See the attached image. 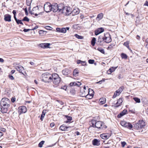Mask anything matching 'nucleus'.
I'll use <instances>...</instances> for the list:
<instances>
[{"mask_svg": "<svg viewBox=\"0 0 148 148\" xmlns=\"http://www.w3.org/2000/svg\"><path fill=\"white\" fill-rule=\"evenodd\" d=\"M47 78H48L47 82H53V83L55 85L58 84L60 81V78L56 73L50 74L49 73L47 74Z\"/></svg>", "mask_w": 148, "mask_h": 148, "instance_id": "1", "label": "nucleus"}, {"mask_svg": "<svg viewBox=\"0 0 148 148\" xmlns=\"http://www.w3.org/2000/svg\"><path fill=\"white\" fill-rule=\"evenodd\" d=\"M92 126L93 127H96L98 129L104 130L107 127L105 125L104 123L100 121H96L95 120L92 121Z\"/></svg>", "mask_w": 148, "mask_h": 148, "instance_id": "2", "label": "nucleus"}, {"mask_svg": "<svg viewBox=\"0 0 148 148\" xmlns=\"http://www.w3.org/2000/svg\"><path fill=\"white\" fill-rule=\"evenodd\" d=\"M145 126V122L143 120H139L138 122L135 124L134 128L136 130L144 127Z\"/></svg>", "mask_w": 148, "mask_h": 148, "instance_id": "3", "label": "nucleus"}, {"mask_svg": "<svg viewBox=\"0 0 148 148\" xmlns=\"http://www.w3.org/2000/svg\"><path fill=\"white\" fill-rule=\"evenodd\" d=\"M10 102L9 99L6 98H4L2 99L0 101L1 106L9 107L10 106Z\"/></svg>", "mask_w": 148, "mask_h": 148, "instance_id": "4", "label": "nucleus"}, {"mask_svg": "<svg viewBox=\"0 0 148 148\" xmlns=\"http://www.w3.org/2000/svg\"><path fill=\"white\" fill-rule=\"evenodd\" d=\"M42 9V7L40 9L38 6H36L33 8L32 10L30 12V13L36 16H37L38 15L42 14V12L40 10V9Z\"/></svg>", "mask_w": 148, "mask_h": 148, "instance_id": "5", "label": "nucleus"}, {"mask_svg": "<svg viewBox=\"0 0 148 148\" xmlns=\"http://www.w3.org/2000/svg\"><path fill=\"white\" fill-rule=\"evenodd\" d=\"M72 12V10L70 7L68 6L64 7L62 8V13L66 15H69Z\"/></svg>", "mask_w": 148, "mask_h": 148, "instance_id": "6", "label": "nucleus"}, {"mask_svg": "<svg viewBox=\"0 0 148 148\" xmlns=\"http://www.w3.org/2000/svg\"><path fill=\"white\" fill-rule=\"evenodd\" d=\"M103 38L104 42L106 43H109L112 41L110 35L109 33H105L104 34Z\"/></svg>", "mask_w": 148, "mask_h": 148, "instance_id": "7", "label": "nucleus"}, {"mask_svg": "<svg viewBox=\"0 0 148 148\" xmlns=\"http://www.w3.org/2000/svg\"><path fill=\"white\" fill-rule=\"evenodd\" d=\"M121 125L130 129H131L133 127L132 125L130 123H127L124 121L121 122Z\"/></svg>", "mask_w": 148, "mask_h": 148, "instance_id": "8", "label": "nucleus"}, {"mask_svg": "<svg viewBox=\"0 0 148 148\" xmlns=\"http://www.w3.org/2000/svg\"><path fill=\"white\" fill-rule=\"evenodd\" d=\"M123 87L121 86L120 87L119 89L116 90L112 98H115L116 97L119 95L122 92L123 89Z\"/></svg>", "mask_w": 148, "mask_h": 148, "instance_id": "9", "label": "nucleus"}, {"mask_svg": "<svg viewBox=\"0 0 148 148\" xmlns=\"http://www.w3.org/2000/svg\"><path fill=\"white\" fill-rule=\"evenodd\" d=\"M26 111L27 108L25 106H21L18 108V112L20 114L25 113Z\"/></svg>", "mask_w": 148, "mask_h": 148, "instance_id": "10", "label": "nucleus"}, {"mask_svg": "<svg viewBox=\"0 0 148 148\" xmlns=\"http://www.w3.org/2000/svg\"><path fill=\"white\" fill-rule=\"evenodd\" d=\"M92 144L94 146H99L100 145V140L97 139H95L92 141Z\"/></svg>", "mask_w": 148, "mask_h": 148, "instance_id": "11", "label": "nucleus"}, {"mask_svg": "<svg viewBox=\"0 0 148 148\" xmlns=\"http://www.w3.org/2000/svg\"><path fill=\"white\" fill-rule=\"evenodd\" d=\"M111 134H103L100 135V137L103 139H107L110 136Z\"/></svg>", "mask_w": 148, "mask_h": 148, "instance_id": "12", "label": "nucleus"}, {"mask_svg": "<svg viewBox=\"0 0 148 148\" xmlns=\"http://www.w3.org/2000/svg\"><path fill=\"white\" fill-rule=\"evenodd\" d=\"M104 31V29L102 27L99 28L96 30L95 31V34L96 35H97L103 32Z\"/></svg>", "mask_w": 148, "mask_h": 148, "instance_id": "13", "label": "nucleus"}, {"mask_svg": "<svg viewBox=\"0 0 148 148\" xmlns=\"http://www.w3.org/2000/svg\"><path fill=\"white\" fill-rule=\"evenodd\" d=\"M4 20L6 21L10 22L11 21V16L10 14H5L4 16Z\"/></svg>", "mask_w": 148, "mask_h": 148, "instance_id": "14", "label": "nucleus"}, {"mask_svg": "<svg viewBox=\"0 0 148 148\" xmlns=\"http://www.w3.org/2000/svg\"><path fill=\"white\" fill-rule=\"evenodd\" d=\"M56 29L57 32L60 33H65L66 32V30L65 28H62L61 29L59 28H57Z\"/></svg>", "mask_w": 148, "mask_h": 148, "instance_id": "15", "label": "nucleus"}, {"mask_svg": "<svg viewBox=\"0 0 148 148\" xmlns=\"http://www.w3.org/2000/svg\"><path fill=\"white\" fill-rule=\"evenodd\" d=\"M52 11L53 12H56L58 10V5L57 3L54 5H52Z\"/></svg>", "mask_w": 148, "mask_h": 148, "instance_id": "16", "label": "nucleus"}, {"mask_svg": "<svg viewBox=\"0 0 148 148\" xmlns=\"http://www.w3.org/2000/svg\"><path fill=\"white\" fill-rule=\"evenodd\" d=\"M127 113V110L126 109H124L118 115L117 117L119 118H120Z\"/></svg>", "mask_w": 148, "mask_h": 148, "instance_id": "17", "label": "nucleus"}, {"mask_svg": "<svg viewBox=\"0 0 148 148\" xmlns=\"http://www.w3.org/2000/svg\"><path fill=\"white\" fill-rule=\"evenodd\" d=\"M16 69L17 70V71H19V72L22 73H23L22 72L24 70V68L21 65L16 66Z\"/></svg>", "mask_w": 148, "mask_h": 148, "instance_id": "18", "label": "nucleus"}, {"mask_svg": "<svg viewBox=\"0 0 148 148\" xmlns=\"http://www.w3.org/2000/svg\"><path fill=\"white\" fill-rule=\"evenodd\" d=\"M81 85V83L79 82L76 81L75 82H73L70 83L69 85L70 86H79Z\"/></svg>", "mask_w": 148, "mask_h": 148, "instance_id": "19", "label": "nucleus"}, {"mask_svg": "<svg viewBox=\"0 0 148 148\" xmlns=\"http://www.w3.org/2000/svg\"><path fill=\"white\" fill-rule=\"evenodd\" d=\"M52 5L49 2H47V13L52 11Z\"/></svg>", "mask_w": 148, "mask_h": 148, "instance_id": "20", "label": "nucleus"}, {"mask_svg": "<svg viewBox=\"0 0 148 148\" xmlns=\"http://www.w3.org/2000/svg\"><path fill=\"white\" fill-rule=\"evenodd\" d=\"M69 127H70L65 126L63 125L60 127L59 129L60 130L62 131H68L67 129Z\"/></svg>", "mask_w": 148, "mask_h": 148, "instance_id": "21", "label": "nucleus"}, {"mask_svg": "<svg viewBox=\"0 0 148 148\" xmlns=\"http://www.w3.org/2000/svg\"><path fill=\"white\" fill-rule=\"evenodd\" d=\"M103 41H104L103 37H102V36H99L97 40V42L100 45L102 46V44L101 43L103 42Z\"/></svg>", "mask_w": 148, "mask_h": 148, "instance_id": "22", "label": "nucleus"}, {"mask_svg": "<svg viewBox=\"0 0 148 148\" xmlns=\"http://www.w3.org/2000/svg\"><path fill=\"white\" fill-rule=\"evenodd\" d=\"M1 111L3 113H6L8 111V108L9 107H4L3 106H1Z\"/></svg>", "mask_w": 148, "mask_h": 148, "instance_id": "23", "label": "nucleus"}, {"mask_svg": "<svg viewBox=\"0 0 148 148\" xmlns=\"http://www.w3.org/2000/svg\"><path fill=\"white\" fill-rule=\"evenodd\" d=\"M70 71L69 69H65L63 70L62 71L63 74L64 75H67L69 74L70 73Z\"/></svg>", "mask_w": 148, "mask_h": 148, "instance_id": "24", "label": "nucleus"}, {"mask_svg": "<svg viewBox=\"0 0 148 148\" xmlns=\"http://www.w3.org/2000/svg\"><path fill=\"white\" fill-rule=\"evenodd\" d=\"M123 101L122 98L119 99L117 101L116 103L115 104V106L118 107L122 103Z\"/></svg>", "mask_w": 148, "mask_h": 148, "instance_id": "25", "label": "nucleus"}, {"mask_svg": "<svg viewBox=\"0 0 148 148\" xmlns=\"http://www.w3.org/2000/svg\"><path fill=\"white\" fill-rule=\"evenodd\" d=\"M41 78L42 81L46 82V73H44L43 74L41 75Z\"/></svg>", "mask_w": 148, "mask_h": 148, "instance_id": "26", "label": "nucleus"}, {"mask_svg": "<svg viewBox=\"0 0 148 148\" xmlns=\"http://www.w3.org/2000/svg\"><path fill=\"white\" fill-rule=\"evenodd\" d=\"M87 89L88 90V94L91 96H93L94 92L93 90L91 89L88 88V87H87Z\"/></svg>", "mask_w": 148, "mask_h": 148, "instance_id": "27", "label": "nucleus"}, {"mask_svg": "<svg viewBox=\"0 0 148 148\" xmlns=\"http://www.w3.org/2000/svg\"><path fill=\"white\" fill-rule=\"evenodd\" d=\"M63 5L62 4H60L59 5H58V10L59 12H62V8H64Z\"/></svg>", "mask_w": 148, "mask_h": 148, "instance_id": "28", "label": "nucleus"}, {"mask_svg": "<svg viewBox=\"0 0 148 148\" xmlns=\"http://www.w3.org/2000/svg\"><path fill=\"white\" fill-rule=\"evenodd\" d=\"M103 17V14L102 13H100L98 15L96 18L97 20H99L101 19Z\"/></svg>", "mask_w": 148, "mask_h": 148, "instance_id": "29", "label": "nucleus"}, {"mask_svg": "<svg viewBox=\"0 0 148 148\" xmlns=\"http://www.w3.org/2000/svg\"><path fill=\"white\" fill-rule=\"evenodd\" d=\"M117 67H112L110 68L109 70H108V72H110V73H109V74H110L111 73L114 72L116 69L117 68Z\"/></svg>", "mask_w": 148, "mask_h": 148, "instance_id": "30", "label": "nucleus"}, {"mask_svg": "<svg viewBox=\"0 0 148 148\" xmlns=\"http://www.w3.org/2000/svg\"><path fill=\"white\" fill-rule=\"evenodd\" d=\"M46 111L45 110H43V111H42V113L41 115V117H40V119L42 121L43 119L44 116H45V114L46 113Z\"/></svg>", "mask_w": 148, "mask_h": 148, "instance_id": "31", "label": "nucleus"}, {"mask_svg": "<svg viewBox=\"0 0 148 148\" xmlns=\"http://www.w3.org/2000/svg\"><path fill=\"white\" fill-rule=\"evenodd\" d=\"M73 13L74 14H77L79 12V10L78 9H74L73 11Z\"/></svg>", "mask_w": 148, "mask_h": 148, "instance_id": "32", "label": "nucleus"}, {"mask_svg": "<svg viewBox=\"0 0 148 148\" xmlns=\"http://www.w3.org/2000/svg\"><path fill=\"white\" fill-rule=\"evenodd\" d=\"M39 46L42 48H46V43H41L39 45Z\"/></svg>", "mask_w": 148, "mask_h": 148, "instance_id": "33", "label": "nucleus"}, {"mask_svg": "<svg viewBox=\"0 0 148 148\" xmlns=\"http://www.w3.org/2000/svg\"><path fill=\"white\" fill-rule=\"evenodd\" d=\"M14 19H15V21H16V23L18 24H22V25H23V23H22V20H18L16 18H14Z\"/></svg>", "mask_w": 148, "mask_h": 148, "instance_id": "34", "label": "nucleus"}, {"mask_svg": "<svg viewBox=\"0 0 148 148\" xmlns=\"http://www.w3.org/2000/svg\"><path fill=\"white\" fill-rule=\"evenodd\" d=\"M96 39L95 38H93L91 40V45L92 46H94L96 42Z\"/></svg>", "mask_w": 148, "mask_h": 148, "instance_id": "35", "label": "nucleus"}, {"mask_svg": "<svg viewBox=\"0 0 148 148\" xmlns=\"http://www.w3.org/2000/svg\"><path fill=\"white\" fill-rule=\"evenodd\" d=\"M106 99L104 98H102L100 99L99 100L101 104H103L106 102Z\"/></svg>", "mask_w": 148, "mask_h": 148, "instance_id": "36", "label": "nucleus"}, {"mask_svg": "<svg viewBox=\"0 0 148 148\" xmlns=\"http://www.w3.org/2000/svg\"><path fill=\"white\" fill-rule=\"evenodd\" d=\"M130 42L129 41H127L124 43L123 45L127 47L128 49H129V44Z\"/></svg>", "mask_w": 148, "mask_h": 148, "instance_id": "37", "label": "nucleus"}, {"mask_svg": "<svg viewBox=\"0 0 148 148\" xmlns=\"http://www.w3.org/2000/svg\"><path fill=\"white\" fill-rule=\"evenodd\" d=\"M79 73L78 70L77 69H75L73 71V75L75 76H76Z\"/></svg>", "mask_w": 148, "mask_h": 148, "instance_id": "38", "label": "nucleus"}, {"mask_svg": "<svg viewBox=\"0 0 148 148\" xmlns=\"http://www.w3.org/2000/svg\"><path fill=\"white\" fill-rule=\"evenodd\" d=\"M87 89V90H84V92L82 93V97H85L88 94V91Z\"/></svg>", "mask_w": 148, "mask_h": 148, "instance_id": "39", "label": "nucleus"}, {"mask_svg": "<svg viewBox=\"0 0 148 148\" xmlns=\"http://www.w3.org/2000/svg\"><path fill=\"white\" fill-rule=\"evenodd\" d=\"M46 33V32L43 30H40L39 31V34L41 36H43Z\"/></svg>", "mask_w": 148, "mask_h": 148, "instance_id": "40", "label": "nucleus"}, {"mask_svg": "<svg viewBox=\"0 0 148 148\" xmlns=\"http://www.w3.org/2000/svg\"><path fill=\"white\" fill-rule=\"evenodd\" d=\"M67 120L65 122L66 123L70 122L72 119V118L71 116H68L67 118Z\"/></svg>", "mask_w": 148, "mask_h": 148, "instance_id": "41", "label": "nucleus"}, {"mask_svg": "<svg viewBox=\"0 0 148 148\" xmlns=\"http://www.w3.org/2000/svg\"><path fill=\"white\" fill-rule=\"evenodd\" d=\"M75 36L78 39H83V37L81 36L78 35L77 34H76L75 35Z\"/></svg>", "mask_w": 148, "mask_h": 148, "instance_id": "42", "label": "nucleus"}, {"mask_svg": "<svg viewBox=\"0 0 148 148\" xmlns=\"http://www.w3.org/2000/svg\"><path fill=\"white\" fill-rule=\"evenodd\" d=\"M134 100L137 103H139L140 102V99L137 97H134L133 98Z\"/></svg>", "mask_w": 148, "mask_h": 148, "instance_id": "43", "label": "nucleus"}, {"mask_svg": "<svg viewBox=\"0 0 148 148\" xmlns=\"http://www.w3.org/2000/svg\"><path fill=\"white\" fill-rule=\"evenodd\" d=\"M97 50L102 53H104L105 52L104 50L101 47L98 48Z\"/></svg>", "mask_w": 148, "mask_h": 148, "instance_id": "44", "label": "nucleus"}, {"mask_svg": "<svg viewBox=\"0 0 148 148\" xmlns=\"http://www.w3.org/2000/svg\"><path fill=\"white\" fill-rule=\"evenodd\" d=\"M44 143L45 141H41L38 144V147H42V145L44 144Z\"/></svg>", "mask_w": 148, "mask_h": 148, "instance_id": "45", "label": "nucleus"}, {"mask_svg": "<svg viewBox=\"0 0 148 148\" xmlns=\"http://www.w3.org/2000/svg\"><path fill=\"white\" fill-rule=\"evenodd\" d=\"M32 0H26V4L28 6L30 5Z\"/></svg>", "mask_w": 148, "mask_h": 148, "instance_id": "46", "label": "nucleus"}, {"mask_svg": "<svg viewBox=\"0 0 148 148\" xmlns=\"http://www.w3.org/2000/svg\"><path fill=\"white\" fill-rule=\"evenodd\" d=\"M121 57L122 58H124L126 59L127 58V55L124 53H122L121 55Z\"/></svg>", "mask_w": 148, "mask_h": 148, "instance_id": "47", "label": "nucleus"}, {"mask_svg": "<svg viewBox=\"0 0 148 148\" xmlns=\"http://www.w3.org/2000/svg\"><path fill=\"white\" fill-rule=\"evenodd\" d=\"M85 97H86L88 99H91L92 98L93 96H91V95H89L88 94Z\"/></svg>", "mask_w": 148, "mask_h": 148, "instance_id": "48", "label": "nucleus"}, {"mask_svg": "<svg viewBox=\"0 0 148 148\" xmlns=\"http://www.w3.org/2000/svg\"><path fill=\"white\" fill-rule=\"evenodd\" d=\"M29 19L26 16L24 17L23 19L22 20V21H25L27 22L29 21Z\"/></svg>", "mask_w": 148, "mask_h": 148, "instance_id": "49", "label": "nucleus"}, {"mask_svg": "<svg viewBox=\"0 0 148 148\" xmlns=\"http://www.w3.org/2000/svg\"><path fill=\"white\" fill-rule=\"evenodd\" d=\"M88 63L90 64H92L95 62V60H93L90 59L88 60Z\"/></svg>", "mask_w": 148, "mask_h": 148, "instance_id": "50", "label": "nucleus"}, {"mask_svg": "<svg viewBox=\"0 0 148 148\" xmlns=\"http://www.w3.org/2000/svg\"><path fill=\"white\" fill-rule=\"evenodd\" d=\"M52 44L49 43H47V49L52 48V47H50V45H51Z\"/></svg>", "mask_w": 148, "mask_h": 148, "instance_id": "51", "label": "nucleus"}, {"mask_svg": "<svg viewBox=\"0 0 148 148\" xmlns=\"http://www.w3.org/2000/svg\"><path fill=\"white\" fill-rule=\"evenodd\" d=\"M12 13H13V14H14V18H16V11L15 10H13V12H12Z\"/></svg>", "mask_w": 148, "mask_h": 148, "instance_id": "52", "label": "nucleus"}, {"mask_svg": "<svg viewBox=\"0 0 148 148\" xmlns=\"http://www.w3.org/2000/svg\"><path fill=\"white\" fill-rule=\"evenodd\" d=\"M9 77L10 79L12 80H13L14 79V78L13 76L11 75H9Z\"/></svg>", "mask_w": 148, "mask_h": 148, "instance_id": "53", "label": "nucleus"}, {"mask_svg": "<svg viewBox=\"0 0 148 148\" xmlns=\"http://www.w3.org/2000/svg\"><path fill=\"white\" fill-rule=\"evenodd\" d=\"M81 64L82 66L87 65L85 61H81Z\"/></svg>", "mask_w": 148, "mask_h": 148, "instance_id": "54", "label": "nucleus"}, {"mask_svg": "<svg viewBox=\"0 0 148 148\" xmlns=\"http://www.w3.org/2000/svg\"><path fill=\"white\" fill-rule=\"evenodd\" d=\"M122 146L123 147H125L126 144V143L125 142H122L121 143Z\"/></svg>", "mask_w": 148, "mask_h": 148, "instance_id": "55", "label": "nucleus"}, {"mask_svg": "<svg viewBox=\"0 0 148 148\" xmlns=\"http://www.w3.org/2000/svg\"><path fill=\"white\" fill-rule=\"evenodd\" d=\"M104 81H105V80L103 79L101 81H100L98 82H97L96 83L97 84H101L102 83V82H103Z\"/></svg>", "mask_w": 148, "mask_h": 148, "instance_id": "56", "label": "nucleus"}, {"mask_svg": "<svg viewBox=\"0 0 148 148\" xmlns=\"http://www.w3.org/2000/svg\"><path fill=\"white\" fill-rule=\"evenodd\" d=\"M52 28L49 26H47V30H52Z\"/></svg>", "mask_w": 148, "mask_h": 148, "instance_id": "57", "label": "nucleus"}, {"mask_svg": "<svg viewBox=\"0 0 148 148\" xmlns=\"http://www.w3.org/2000/svg\"><path fill=\"white\" fill-rule=\"evenodd\" d=\"M54 125L55 124L54 123H51L50 124V126L51 127H53L54 126Z\"/></svg>", "mask_w": 148, "mask_h": 148, "instance_id": "58", "label": "nucleus"}, {"mask_svg": "<svg viewBox=\"0 0 148 148\" xmlns=\"http://www.w3.org/2000/svg\"><path fill=\"white\" fill-rule=\"evenodd\" d=\"M81 61L80 60H78L77 61V63L78 64H79L80 63H81Z\"/></svg>", "mask_w": 148, "mask_h": 148, "instance_id": "59", "label": "nucleus"}, {"mask_svg": "<svg viewBox=\"0 0 148 148\" xmlns=\"http://www.w3.org/2000/svg\"><path fill=\"white\" fill-rule=\"evenodd\" d=\"M30 29H24L23 30V31L25 32H28Z\"/></svg>", "mask_w": 148, "mask_h": 148, "instance_id": "60", "label": "nucleus"}, {"mask_svg": "<svg viewBox=\"0 0 148 148\" xmlns=\"http://www.w3.org/2000/svg\"><path fill=\"white\" fill-rule=\"evenodd\" d=\"M24 10H25V11L26 14L27 15L28 14L27 8H25V9Z\"/></svg>", "mask_w": 148, "mask_h": 148, "instance_id": "61", "label": "nucleus"}, {"mask_svg": "<svg viewBox=\"0 0 148 148\" xmlns=\"http://www.w3.org/2000/svg\"><path fill=\"white\" fill-rule=\"evenodd\" d=\"M136 38L138 40H140V37L139 36L137 35L136 36Z\"/></svg>", "mask_w": 148, "mask_h": 148, "instance_id": "62", "label": "nucleus"}, {"mask_svg": "<svg viewBox=\"0 0 148 148\" xmlns=\"http://www.w3.org/2000/svg\"><path fill=\"white\" fill-rule=\"evenodd\" d=\"M11 101L13 102H14L15 101V99L14 98H12Z\"/></svg>", "mask_w": 148, "mask_h": 148, "instance_id": "63", "label": "nucleus"}, {"mask_svg": "<svg viewBox=\"0 0 148 148\" xmlns=\"http://www.w3.org/2000/svg\"><path fill=\"white\" fill-rule=\"evenodd\" d=\"M145 5L148 6V2L146 1L145 4Z\"/></svg>", "mask_w": 148, "mask_h": 148, "instance_id": "64", "label": "nucleus"}]
</instances>
